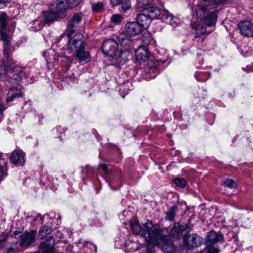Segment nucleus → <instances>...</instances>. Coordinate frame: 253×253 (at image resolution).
Here are the masks:
<instances>
[{
    "mask_svg": "<svg viewBox=\"0 0 253 253\" xmlns=\"http://www.w3.org/2000/svg\"><path fill=\"white\" fill-rule=\"evenodd\" d=\"M131 229L136 234H141L149 245H160L164 241V237L160 230L154 226L152 223L147 221L143 225V228L140 225L136 219L130 221Z\"/></svg>",
    "mask_w": 253,
    "mask_h": 253,
    "instance_id": "obj_1",
    "label": "nucleus"
},
{
    "mask_svg": "<svg viewBox=\"0 0 253 253\" xmlns=\"http://www.w3.org/2000/svg\"><path fill=\"white\" fill-rule=\"evenodd\" d=\"M8 21V19L6 13L2 12L0 14V37L3 43V57L2 61V65L4 67H8V66L11 65L10 62L11 61V48L10 43V36L7 33L6 28Z\"/></svg>",
    "mask_w": 253,
    "mask_h": 253,
    "instance_id": "obj_2",
    "label": "nucleus"
},
{
    "mask_svg": "<svg viewBox=\"0 0 253 253\" xmlns=\"http://www.w3.org/2000/svg\"><path fill=\"white\" fill-rule=\"evenodd\" d=\"M195 12L207 26L210 27L215 25L216 21V11H210L206 4L200 3L195 8Z\"/></svg>",
    "mask_w": 253,
    "mask_h": 253,
    "instance_id": "obj_3",
    "label": "nucleus"
},
{
    "mask_svg": "<svg viewBox=\"0 0 253 253\" xmlns=\"http://www.w3.org/2000/svg\"><path fill=\"white\" fill-rule=\"evenodd\" d=\"M118 45V43L115 40L108 39L102 44V52L104 54L116 59L123 58L125 60L128 54V51L126 50H119Z\"/></svg>",
    "mask_w": 253,
    "mask_h": 253,
    "instance_id": "obj_4",
    "label": "nucleus"
},
{
    "mask_svg": "<svg viewBox=\"0 0 253 253\" xmlns=\"http://www.w3.org/2000/svg\"><path fill=\"white\" fill-rule=\"evenodd\" d=\"M55 3L52 4L50 8L51 11L55 12L59 18H64L66 15V11L68 8H73L77 6L80 4L79 0H74L68 3L66 0H56Z\"/></svg>",
    "mask_w": 253,
    "mask_h": 253,
    "instance_id": "obj_5",
    "label": "nucleus"
},
{
    "mask_svg": "<svg viewBox=\"0 0 253 253\" xmlns=\"http://www.w3.org/2000/svg\"><path fill=\"white\" fill-rule=\"evenodd\" d=\"M72 35L68 38V47L66 49V52L68 53H73V55L75 54L78 51L84 48V42L83 41V35L78 33L76 34L75 36L71 39Z\"/></svg>",
    "mask_w": 253,
    "mask_h": 253,
    "instance_id": "obj_6",
    "label": "nucleus"
},
{
    "mask_svg": "<svg viewBox=\"0 0 253 253\" xmlns=\"http://www.w3.org/2000/svg\"><path fill=\"white\" fill-rule=\"evenodd\" d=\"M10 63L11 65H9L8 67L3 66L4 71H7V73L11 80H13L18 82L21 81L25 76L22 68L17 65H15L12 62V61H10Z\"/></svg>",
    "mask_w": 253,
    "mask_h": 253,
    "instance_id": "obj_7",
    "label": "nucleus"
},
{
    "mask_svg": "<svg viewBox=\"0 0 253 253\" xmlns=\"http://www.w3.org/2000/svg\"><path fill=\"white\" fill-rule=\"evenodd\" d=\"M36 235L37 232L35 230L26 231L20 235L19 245L21 247L25 249L29 247L35 242Z\"/></svg>",
    "mask_w": 253,
    "mask_h": 253,
    "instance_id": "obj_8",
    "label": "nucleus"
},
{
    "mask_svg": "<svg viewBox=\"0 0 253 253\" xmlns=\"http://www.w3.org/2000/svg\"><path fill=\"white\" fill-rule=\"evenodd\" d=\"M82 19L81 13H75L71 18L67 28L66 29L67 35L70 37L75 31V28L79 26Z\"/></svg>",
    "mask_w": 253,
    "mask_h": 253,
    "instance_id": "obj_9",
    "label": "nucleus"
},
{
    "mask_svg": "<svg viewBox=\"0 0 253 253\" xmlns=\"http://www.w3.org/2000/svg\"><path fill=\"white\" fill-rule=\"evenodd\" d=\"M238 27L242 35L248 37L253 36V24L250 21H242L239 23Z\"/></svg>",
    "mask_w": 253,
    "mask_h": 253,
    "instance_id": "obj_10",
    "label": "nucleus"
},
{
    "mask_svg": "<svg viewBox=\"0 0 253 253\" xmlns=\"http://www.w3.org/2000/svg\"><path fill=\"white\" fill-rule=\"evenodd\" d=\"M183 241L188 248H193L201 244L202 238L197 234H193L184 237Z\"/></svg>",
    "mask_w": 253,
    "mask_h": 253,
    "instance_id": "obj_11",
    "label": "nucleus"
},
{
    "mask_svg": "<svg viewBox=\"0 0 253 253\" xmlns=\"http://www.w3.org/2000/svg\"><path fill=\"white\" fill-rule=\"evenodd\" d=\"M152 21V19L147 14V11L142 10L137 15L136 22L143 28H147Z\"/></svg>",
    "mask_w": 253,
    "mask_h": 253,
    "instance_id": "obj_12",
    "label": "nucleus"
},
{
    "mask_svg": "<svg viewBox=\"0 0 253 253\" xmlns=\"http://www.w3.org/2000/svg\"><path fill=\"white\" fill-rule=\"evenodd\" d=\"M135 57L137 61H146L150 57V54L147 47L139 46L135 51Z\"/></svg>",
    "mask_w": 253,
    "mask_h": 253,
    "instance_id": "obj_13",
    "label": "nucleus"
},
{
    "mask_svg": "<svg viewBox=\"0 0 253 253\" xmlns=\"http://www.w3.org/2000/svg\"><path fill=\"white\" fill-rule=\"evenodd\" d=\"M143 30V28L136 21L129 22L126 25V31L131 36L139 35Z\"/></svg>",
    "mask_w": 253,
    "mask_h": 253,
    "instance_id": "obj_14",
    "label": "nucleus"
},
{
    "mask_svg": "<svg viewBox=\"0 0 253 253\" xmlns=\"http://www.w3.org/2000/svg\"><path fill=\"white\" fill-rule=\"evenodd\" d=\"M10 161L13 164L22 166L25 163V155L21 150H15L11 154Z\"/></svg>",
    "mask_w": 253,
    "mask_h": 253,
    "instance_id": "obj_15",
    "label": "nucleus"
},
{
    "mask_svg": "<svg viewBox=\"0 0 253 253\" xmlns=\"http://www.w3.org/2000/svg\"><path fill=\"white\" fill-rule=\"evenodd\" d=\"M223 241V235L221 233L211 231L209 233L206 242L207 245L211 246L217 242H222Z\"/></svg>",
    "mask_w": 253,
    "mask_h": 253,
    "instance_id": "obj_16",
    "label": "nucleus"
},
{
    "mask_svg": "<svg viewBox=\"0 0 253 253\" xmlns=\"http://www.w3.org/2000/svg\"><path fill=\"white\" fill-rule=\"evenodd\" d=\"M22 92L20 89L11 87L6 95V102L7 104L12 102L15 99L22 96Z\"/></svg>",
    "mask_w": 253,
    "mask_h": 253,
    "instance_id": "obj_17",
    "label": "nucleus"
},
{
    "mask_svg": "<svg viewBox=\"0 0 253 253\" xmlns=\"http://www.w3.org/2000/svg\"><path fill=\"white\" fill-rule=\"evenodd\" d=\"M74 55L78 61L81 63H88L90 60V53L88 51H85L84 48Z\"/></svg>",
    "mask_w": 253,
    "mask_h": 253,
    "instance_id": "obj_18",
    "label": "nucleus"
},
{
    "mask_svg": "<svg viewBox=\"0 0 253 253\" xmlns=\"http://www.w3.org/2000/svg\"><path fill=\"white\" fill-rule=\"evenodd\" d=\"M159 3L160 6H163V3L159 0H138L136 6L138 9H141L149 5H157Z\"/></svg>",
    "mask_w": 253,
    "mask_h": 253,
    "instance_id": "obj_19",
    "label": "nucleus"
},
{
    "mask_svg": "<svg viewBox=\"0 0 253 253\" xmlns=\"http://www.w3.org/2000/svg\"><path fill=\"white\" fill-rule=\"evenodd\" d=\"M156 6L152 5L148 8L144 9V10L147 11V14L152 20L154 18H158L160 17L161 9L158 7V5H160L159 3L155 5Z\"/></svg>",
    "mask_w": 253,
    "mask_h": 253,
    "instance_id": "obj_20",
    "label": "nucleus"
},
{
    "mask_svg": "<svg viewBox=\"0 0 253 253\" xmlns=\"http://www.w3.org/2000/svg\"><path fill=\"white\" fill-rule=\"evenodd\" d=\"M43 56L47 63L54 64L57 60V56L56 55L55 51L51 49L44 51Z\"/></svg>",
    "mask_w": 253,
    "mask_h": 253,
    "instance_id": "obj_21",
    "label": "nucleus"
},
{
    "mask_svg": "<svg viewBox=\"0 0 253 253\" xmlns=\"http://www.w3.org/2000/svg\"><path fill=\"white\" fill-rule=\"evenodd\" d=\"M110 2L113 6L121 4L124 11L127 10L131 6L130 0H110Z\"/></svg>",
    "mask_w": 253,
    "mask_h": 253,
    "instance_id": "obj_22",
    "label": "nucleus"
},
{
    "mask_svg": "<svg viewBox=\"0 0 253 253\" xmlns=\"http://www.w3.org/2000/svg\"><path fill=\"white\" fill-rule=\"evenodd\" d=\"M44 23L40 19H36L30 23L29 25L30 31L37 32L42 29L43 27Z\"/></svg>",
    "mask_w": 253,
    "mask_h": 253,
    "instance_id": "obj_23",
    "label": "nucleus"
},
{
    "mask_svg": "<svg viewBox=\"0 0 253 253\" xmlns=\"http://www.w3.org/2000/svg\"><path fill=\"white\" fill-rule=\"evenodd\" d=\"M44 20L46 23H52L57 18H59L58 16L56 15L55 12L51 11L50 8L48 12H44Z\"/></svg>",
    "mask_w": 253,
    "mask_h": 253,
    "instance_id": "obj_24",
    "label": "nucleus"
},
{
    "mask_svg": "<svg viewBox=\"0 0 253 253\" xmlns=\"http://www.w3.org/2000/svg\"><path fill=\"white\" fill-rule=\"evenodd\" d=\"M51 232L52 229L51 227L48 225H44L40 231L39 237L40 239H42L46 235L50 234Z\"/></svg>",
    "mask_w": 253,
    "mask_h": 253,
    "instance_id": "obj_25",
    "label": "nucleus"
},
{
    "mask_svg": "<svg viewBox=\"0 0 253 253\" xmlns=\"http://www.w3.org/2000/svg\"><path fill=\"white\" fill-rule=\"evenodd\" d=\"M118 41L122 46H126L130 42L128 36L125 34H120L118 36Z\"/></svg>",
    "mask_w": 253,
    "mask_h": 253,
    "instance_id": "obj_26",
    "label": "nucleus"
},
{
    "mask_svg": "<svg viewBox=\"0 0 253 253\" xmlns=\"http://www.w3.org/2000/svg\"><path fill=\"white\" fill-rule=\"evenodd\" d=\"M210 77V74L208 73L196 72L195 74V77L199 82H205L207 81Z\"/></svg>",
    "mask_w": 253,
    "mask_h": 253,
    "instance_id": "obj_27",
    "label": "nucleus"
},
{
    "mask_svg": "<svg viewBox=\"0 0 253 253\" xmlns=\"http://www.w3.org/2000/svg\"><path fill=\"white\" fill-rule=\"evenodd\" d=\"M191 26L193 29H195L197 35L203 34L205 33V30L202 25L197 22H192Z\"/></svg>",
    "mask_w": 253,
    "mask_h": 253,
    "instance_id": "obj_28",
    "label": "nucleus"
},
{
    "mask_svg": "<svg viewBox=\"0 0 253 253\" xmlns=\"http://www.w3.org/2000/svg\"><path fill=\"white\" fill-rule=\"evenodd\" d=\"M177 207L172 206L169 208L167 212V218L168 220H172L175 215Z\"/></svg>",
    "mask_w": 253,
    "mask_h": 253,
    "instance_id": "obj_29",
    "label": "nucleus"
},
{
    "mask_svg": "<svg viewBox=\"0 0 253 253\" xmlns=\"http://www.w3.org/2000/svg\"><path fill=\"white\" fill-rule=\"evenodd\" d=\"M171 15V14L169 13L166 9H162L161 10L160 17H158V19H161L166 23L168 20L169 19V17Z\"/></svg>",
    "mask_w": 253,
    "mask_h": 253,
    "instance_id": "obj_30",
    "label": "nucleus"
},
{
    "mask_svg": "<svg viewBox=\"0 0 253 253\" xmlns=\"http://www.w3.org/2000/svg\"><path fill=\"white\" fill-rule=\"evenodd\" d=\"M224 184L227 187L233 189L237 187V183L232 179H227L224 182Z\"/></svg>",
    "mask_w": 253,
    "mask_h": 253,
    "instance_id": "obj_31",
    "label": "nucleus"
},
{
    "mask_svg": "<svg viewBox=\"0 0 253 253\" xmlns=\"http://www.w3.org/2000/svg\"><path fill=\"white\" fill-rule=\"evenodd\" d=\"M104 4L103 2H96L92 4V9L94 12H99L103 9Z\"/></svg>",
    "mask_w": 253,
    "mask_h": 253,
    "instance_id": "obj_32",
    "label": "nucleus"
},
{
    "mask_svg": "<svg viewBox=\"0 0 253 253\" xmlns=\"http://www.w3.org/2000/svg\"><path fill=\"white\" fill-rule=\"evenodd\" d=\"M180 231V226L178 223H175L173 227L171 229L170 233L171 235L177 236L178 235Z\"/></svg>",
    "mask_w": 253,
    "mask_h": 253,
    "instance_id": "obj_33",
    "label": "nucleus"
},
{
    "mask_svg": "<svg viewBox=\"0 0 253 253\" xmlns=\"http://www.w3.org/2000/svg\"><path fill=\"white\" fill-rule=\"evenodd\" d=\"M174 183L176 186L183 188L186 185V182L184 179L180 178H176L174 180Z\"/></svg>",
    "mask_w": 253,
    "mask_h": 253,
    "instance_id": "obj_34",
    "label": "nucleus"
},
{
    "mask_svg": "<svg viewBox=\"0 0 253 253\" xmlns=\"http://www.w3.org/2000/svg\"><path fill=\"white\" fill-rule=\"evenodd\" d=\"M178 19L176 17H173L172 15L169 17V19L167 21V23H168L172 27L176 26L178 23Z\"/></svg>",
    "mask_w": 253,
    "mask_h": 253,
    "instance_id": "obj_35",
    "label": "nucleus"
},
{
    "mask_svg": "<svg viewBox=\"0 0 253 253\" xmlns=\"http://www.w3.org/2000/svg\"><path fill=\"white\" fill-rule=\"evenodd\" d=\"M206 2H209L211 4L219 5L224 3L226 0H203Z\"/></svg>",
    "mask_w": 253,
    "mask_h": 253,
    "instance_id": "obj_36",
    "label": "nucleus"
},
{
    "mask_svg": "<svg viewBox=\"0 0 253 253\" xmlns=\"http://www.w3.org/2000/svg\"><path fill=\"white\" fill-rule=\"evenodd\" d=\"M122 16L119 14H114L111 17L112 21L116 24L120 23L122 20Z\"/></svg>",
    "mask_w": 253,
    "mask_h": 253,
    "instance_id": "obj_37",
    "label": "nucleus"
},
{
    "mask_svg": "<svg viewBox=\"0 0 253 253\" xmlns=\"http://www.w3.org/2000/svg\"><path fill=\"white\" fill-rule=\"evenodd\" d=\"M5 108L2 104L1 101L0 100V121L3 117V112Z\"/></svg>",
    "mask_w": 253,
    "mask_h": 253,
    "instance_id": "obj_38",
    "label": "nucleus"
},
{
    "mask_svg": "<svg viewBox=\"0 0 253 253\" xmlns=\"http://www.w3.org/2000/svg\"><path fill=\"white\" fill-rule=\"evenodd\" d=\"M29 107H31V102L29 101V102H25L24 104V108L25 109V110L27 112H29L30 111L31 109H27V108H29Z\"/></svg>",
    "mask_w": 253,
    "mask_h": 253,
    "instance_id": "obj_39",
    "label": "nucleus"
},
{
    "mask_svg": "<svg viewBox=\"0 0 253 253\" xmlns=\"http://www.w3.org/2000/svg\"><path fill=\"white\" fill-rule=\"evenodd\" d=\"M99 168L102 169L105 173L107 172V165L104 164H101L98 166Z\"/></svg>",
    "mask_w": 253,
    "mask_h": 253,
    "instance_id": "obj_40",
    "label": "nucleus"
},
{
    "mask_svg": "<svg viewBox=\"0 0 253 253\" xmlns=\"http://www.w3.org/2000/svg\"><path fill=\"white\" fill-rule=\"evenodd\" d=\"M4 176V172L3 169V165H0V182L2 180Z\"/></svg>",
    "mask_w": 253,
    "mask_h": 253,
    "instance_id": "obj_41",
    "label": "nucleus"
},
{
    "mask_svg": "<svg viewBox=\"0 0 253 253\" xmlns=\"http://www.w3.org/2000/svg\"><path fill=\"white\" fill-rule=\"evenodd\" d=\"M35 220H40L39 221V223H42L43 222V218H42V216L41 214H38L36 218H35Z\"/></svg>",
    "mask_w": 253,
    "mask_h": 253,
    "instance_id": "obj_42",
    "label": "nucleus"
},
{
    "mask_svg": "<svg viewBox=\"0 0 253 253\" xmlns=\"http://www.w3.org/2000/svg\"><path fill=\"white\" fill-rule=\"evenodd\" d=\"M88 245H90V246H92V247L94 248L95 251H96L97 248H96V246H95V245H93V244H92L91 243H89V242H86V243H85L84 246H87Z\"/></svg>",
    "mask_w": 253,
    "mask_h": 253,
    "instance_id": "obj_43",
    "label": "nucleus"
},
{
    "mask_svg": "<svg viewBox=\"0 0 253 253\" xmlns=\"http://www.w3.org/2000/svg\"><path fill=\"white\" fill-rule=\"evenodd\" d=\"M14 251V249L10 247L9 249H8L6 253H11Z\"/></svg>",
    "mask_w": 253,
    "mask_h": 253,
    "instance_id": "obj_44",
    "label": "nucleus"
},
{
    "mask_svg": "<svg viewBox=\"0 0 253 253\" xmlns=\"http://www.w3.org/2000/svg\"><path fill=\"white\" fill-rule=\"evenodd\" d=\"M10 0H0V3H5L8 2Z\"/></svg>",
    "mask_w": 253,
    "mask_h": 253,
    "instance_id": "obj_45",
    "label": "nucleus"
},
{
    "mask_svg": "<svg viewBox=\"0 0 253 253\" xmlns=\"http://www.w3.org/2000/svg\"><path fill=\"white\" fill-rule=\"evenodd\" d=\"M147 250H148V253H154V252H153V251L152 249L149 250V249L148 248Z\"/></svg>",
    "mask_w": 253,
    "mask_h": 253,
    "instance_id": "obj_46",
    "label": "nucleus"
},
{
    "mask_svg": "<svg viewBox=\"0 0 253 253\" xmlns=\"http://www.w3.org/2000/svg\"><path fill=\"white\" fill-rule=\"evenodd\" d=\"M58 233L59 234H58V235H57V236H58V238H61L62 237V235H61V233H60V232H58Z\"/></svg>",
    "mask_w": 253,
    "mask_h": 253,
    "instance_id": "obj_47",
    "label": "nucleus"
},
{
    "mask_svg": "<svg viewBox=\"0 0 253 253\" xmlns=\"http://www.w3.org/2000/svg\"><path fill=\"white\" fill-rule=\"evenodd\" d=\"M17 233H18V231H15V232L14 233V234L12 235V236H14L15 237H16V236L17 235Z\"/></svg>",
    "mask_w": 253,
    "mask_h": 253,
    "instance_id": "obj_48",
    "label": "nucleus"
},
{
    "mask_svg": "<svg viewBox=\"0 0 253 253\" xmlns=\"http://www.w3.org/2000/svg\"><path fill=\"white\" fill-rule=\"evenodd\" d=\"M43 116L42 115H41L40 118H39V121H40L41 120H42V118H43Z\"/></svg>",
    "mask_w": 253,
    "mask_h": 253,
    "instance_id": "obj_49",
    "label": "nucleus"
},
{
    "mask_svg": "<svg viewBox=\"0 0 253 253\" xmlns=\"http://www.w3.org/2000/svg\"><path fill=\"white\" fill-rule=\"evenodd\" d=\"M3 242H4V240H3V239H2V240H0V245H1V244Z\"/></svg>",
    "mask_w": 253,
    "mask_h": 253,
    "instance_id": "obj_50",
    "label": "nucleus"
},
{
    "mask_svg": "<svg viewBox=\"0 0 253 253\" xmlns=\"http://www.w3.org/2000/svg\"><path fill=\"white\" fill-rule=\"evenodd\" d=\"M58 219H61V217H60V216L59 215H58Z\"/></svg>",
    "mask_w": 253,
    "mask_h": 253,
    "instance_id": "obj_51",
    "label": "nucleus"
},
{
    "mask_svg": "<svg viewBox=\"0 0 253 253\" xmlns=\"http://www.w3.org/2000/svg\"><path fill=\"white\" fill-rule=\"evenodd\" d=\"M162 62L163 63H165V61H162Z\"/></svg>",
    "mask_w": 253,
    "mask_h": 253,
    "instance_id": "obj_52",
    "label": "nucleus"
},
{
    "mask_svg": "<svg viewBox=\"0 0 253 253\" xmlns=\"http://www.w3.org/2000/svg\"><path fill=\"white\" fill-rule=\"evenodd\" d=\"M252 70H253V69H251L250 70V71H252Z\"/></svg>",
    "mask_w": 253,
    "mask_h": 253,
    "instance_id": "obj_53",
    "label": "nucleus"
}]
</instances>
